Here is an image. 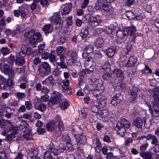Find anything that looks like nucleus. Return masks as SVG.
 I'll return each mask as SVG.
<instances>
[{"label":"nucleus","mask_w":159,"mask_h":159,"mask_svg":"<svg viewBox=\"0 0 159 159\" xmlns=\"http://www.w3.org/2000/svg\"><path fill=\"white\" fill-rule=\"evenodd\" d=\"M117 124H119L120 126L128 129L130 126V122L125 118L122 119L120 122L118 123Z\"/></svg>","instance_id":"cd10ccee"},{"label":"nucleus","mask_w":159,"mask_h":159,"mask_svg":"<svg viewBox=\"0 0 159 159\" xmlns=\"http://www.w3.org/2000/svg\"><path fill=\"white\" fill-rule=\"evenodd\" d=\"M126 128L120 126L119 124H117L116 126L115 129L117 131V133L120 136L123 137L126 132Z\"/></svg>","instance_id":"dca6fc26"},{"label":"nucleus","mask_w":159,"mask_h":159,"mask_svg":"<svg viewBox=\"0 0 159 159\" xmlns=\"http://www.w3.org/2000/svg\"><path fill=\"white\" fill-rule=\"evenodd\" d=\"M89 34V29L88 27L83 28L80 33V36L83 38H85Z\"/></svg>","instance_id":"473e14b6"},{"label":"nucleus","mask_w":159,"mask_h":159,"mask_svg":"<svg viewBox=\"0 0 159 159\" xmlns=\"http://www.w3.org/2000/svg\"><path fill=\"white\" fill-rule=\"evenodd\" d=\"M137 61V59L136 57L133 56H130L125 66L126 67H131L134 66L136 64Z\"/></svg>","instance_id":"a211bd4d"},{"label":"nucleus","mask_w":159,"mask_h":159,"mask_svg":"<svg viewBox=\"0 0 159 159\" xmlns=\"http://www.w3.org/2000/svg\"><path fill=\"white\" fill-rule=\"evenodd\" d=\"M87 139L85 135L82 133L80 134L76 139L77 148L81 150L80 147L85 144L87 142Z\"/></svg>","instance_id":"20e7f679"},{"label":"nucleus","mask_w":159,"mask_h":159,"mask_svg":"<svg viewBox=\"0 0 159 159\" xmlns=\"http://www.w3.org/2000/svg\"><path fill=\"white\" fill-rule=\"evenodd\" d=\"M102 77L104 80L110 81L111 78V74L109 73H105L103 74Z\"/></svg>","instance_id":"a19ab883"},{"label":"nucleus","mask_w":159,"mask_h":159,"mask_svg":"<svg viewBox=\"0 0 159 159\" xmlns=\"http://www.w3.org/2000/svg\"><path fill=\"white\" fill-rule=\"evenodd\" d=\"M45 44H42L39 45L38 47V49L36 50L37 54H41L43 53Z\"/></svg>","instance_id":"a18cd8bd"},{"label":"nucleus","mask_w":159,"mask_h":159,"mask_svg":"<svg viewBox=\"0 0 159 159\" xmlns=\"http://www.w3.org/2000/svg\"><path fill=\"white\" fill-rule=\"evenodd\" d=\"M105 54L109 57H112L116 52V48L114 47H111L103 51Z\"/></svg>","instance_id":"2eb2a0df"},{"label":"nucleus","mask_w":159,"mask_h":159,"mask_svg":"<svg viewBox=\"0 0 159 159\" xmlns=\"http://www.w3.org/2000/svg\"><path fill=\"white\" fill-rule=\"evenodd\" d=\"M13 79V78H9L7 79V84L8 86L10 87L13 85V82L12 79Z\"/></svg>","instance_id":"774afa93"},{"label":"nucleus","mask_w":159,"mask_h":159,"mask_svg":"<svg viewBox=\"0 0 159 159\" xmlns=\"http://www.w3.org/2000/svg\"><path fill=\"white\" fill-rule=\"evenodd\" d=\"M33 63L35 65H37L41 62V59L38 57L35 56L32 57Z\"/></svg>","instance_id":"de8ad7c7"},{"label":"nucleus","mask_w":159,"mask_h":159,"mask_svg":"<svg viewBox=\"0 0 159 159\" xmlns=\"http://www.w3.org/2000/svg\"><path fill=\"white\" fill-rule=\"evenodd\" d=\"M106 98L104 96H102L98 99L97 100V101L99 104L103 106H105L106 104Z\"/></svg>","instance_id":"f704fd0d"},{"label":"nucleus","mask_w":159,"mask_h":159,"mask_svg":"<svg viewBox=\"0 0 159 159\" xmlns=\"http://www.w3.org/2000/svg\"><path fill=\"white\" fill-rule=\"evenodd\" d=\"M71 3H66L64 6L63 9L61 11V13L62 15H66L70 12V8L71 7Z\"/></svg>","instance_id":"b1692460"},{"label":"nucleus","mask_w":159,"mask_h":159,"mask_svg":"<svg viewBox=\"0 0 159 159\" xmlns=\"http://www.w3.org/2000/svg\"><path fill=\"white\" fill-rule=\"evenodd\" d=\"M113 73L116 75V76L119 78L121 80L124 78V75L123 71L119 69H116L114 70Z\"/></svg>","instance_id":"7c9ffc66"},{"label":"nucleus","mask_w":159,"mask_h":159,"mask_svg":"<svg viewBox=\"0 0 159 159\" xmlns=\"http://www.w3.org/2000/svg\"><path fill=\"white\" fill-rule=\"evenodd\" d=\"M125 33V32L124 31V28L122 30H118L116 32V36L119 39H126L127 36Z\"/></svg>","instance_id":"4be33fe9"},{"label":"nucleus","mask_w":159,"mask_h":159,"mask_svg":"<svg viewBox=\"0 0 159 159\" xmlns=\"http://www.w3.org/2000/svg\"><path fill=\"white\" fill-rule=\"evenodd\" d=\"M114 30V27L113 25H110L109 26L107 27L104 29V32L108 34H112Z\"/></svg>","instance_id":"c9c22d12"},{"label":"nucleus","mask_w":159,"mask_h":159,"mask_svg":"<svg viewBox=\"0 0 159 159\" xmlns=\"http://www.w3.org/2000/svg\"><path fill=\"white\" fill-rule=\"evenodd\" d=\"M43 29L45 33H49L53 31V28L50 24H48L44 26Z\"/></svg>","instance_id":"2f4dec72"},{"label":"nucleus","mask_w":159,"mask_h":159,"mask_svg":"<svg viewBox=\"0 0 159 159\" xmlns=\"http://www.w3.org/2000/svg\"><path fill=\"white\" fill-rule=\"evenodd\" d=\"M46 108V106L45 104L44 103H42L38 106V109L39 111L43 112L45 111Z\"/></svg>","instance_id":"bf43d9fd"},{"label":"nucleus","mask_w":159,"mask_h":159,"mask_svg":"<svg viewBox=\"0 0 159 159\" xmlns=\"http://www.w3.org/2000/svg\"><path fill=\"white\" fill-rule=\"evenodd\" d=\"M63 85V87L64 89L67 91H69V92L68 94L69 95L71 94L72 93V91L71 87L69 85V81L68 79H65L62 81Z\"/></svg>","instance_id":"ddd939ff"},{"label":"nucleus","mask_w":159,"mask_h":159,"mask_svg":"<svg viewBox=\"0 0 159 159\" xmlns=\"http://www.w3.org/2000/svg\"><path fill=\"white\" fill-rule=\"evenodd\" d=\"M13 112H11V109L8 106L5 107V109L3 111V116L9 119L11 118L13 114Z\"/></svg>","instance_id":"412c9836"},{"label":"nucleus","mask_w":159,"mask_h":159,"mask_svg":"<svg viewBox=\"0 0 159 159\" xmlns=\"http://www.w3.org/2000/svg\"><path fill=\"white\" fill-rule=\"evenodd\" d=\"M132 124L137 128H141L143 124V120L140 118H136L134 120Z\"/></svg>","instance_id":"5701e85b"},{"label":"nucleus","mask_w":159,"mask_h":159,"mask_svg":"<svg viewBox=\"0 0 159 159\" xmlns=\"http://www.w3.org/2000/svg\"><path fill=\"white\" fill-rule=\"evenodd\" d=\"M52 144L51 143H50L49 146V150H51V153H53L55 155L57 156V155L59 152H63V150L65 149V148L64 147H63L62 149L60 151V150L59 148H58L57 149L55 148H54L52 147Z\"/></svg>","instance_id":"a878e982"},{"label":"nucleus","mask_w":159,"mask_h":159,"mask_svg":"<svg viewBox=\"0 0 159 159\" xmlns=\"http://www.w3.org/2000/svg\"><path fill=\"white\" fill-rule=\"evenodd\" d=\"M153 151L155 153H157L159 152V144H154L152 147Z\"/></svg>","instance_id":"0e129e2a"},{"label":"nucleus","mask_w":159,"mask_h":159,"mask_svg":"<svg viewBox=\"0 0 159 159\" xmlns=\"http://www.w3.org/2000/svg\"><path fill=\"white\" fill-rule=\"evenodd\" d=\"M138 90L137 88L132 86L128 91L129 95L130 97L129 101L130 102H134L136 99Z\"/></svg>","instance_id":"39448f33"},{"label":"nucleus","mask_w":159,"mask_h":159,"mask_svg":"<svg viewBox=\"0 0 159 159\" xmlns=\"http://www.w3.org/2000/svg\"><path fill=\"white\" fill-rule=\"evenodd\" d=\"M102 9L106 12L107 14H111L113 13V10L111 8H110L109 6L106 4H104L102 7Z\"/></svg>","instance_id":"e433bc0d"},{"label":"nucleus","mask_w":159,"mask_h":159,"mask_svg":"<svg viewBox=\"0 0 159 159\" xmlns=\"http://www.w3.org/2000/svg\"><path fill=\"white\" fill-rule=\"evenodd\" d=\"M124 29L126 35L128 34L130 36L133 35L136 30L135 27L134 25H132L131 26L125 27Z\"/></svg>","instance_id":"9d476101"},{"label":"nucleus","mask_w":159,"mask_h":159,"mask_svg":"<svg viewBox=\"0 0 159 159\" xmlns=\"http://www.w3.org/2000/svg\"><path fill=\"white\" fill-rule=\"evenodd\" d=\"M60 61L57 62V66H59L62 69L67 68L68 66L66 64L65 61L66 58L64 54L59 55Z\"/></svg>","instance_id":"9b49d317"},{"label":"nucleus","mask_w":159,"mask_h":159,"mask_svg":"<svg viewBox=\"0 0 159 159\" xmlns=\"http://www.w3.org/2000/svg\"><path fill=\"white\" fill-rule=\"evenodd\" d=\"M60 99V95L57 92L56 93H54L53 96L51 97L49 101V104H51L52 105H54L58 102Z\"/></svg>","instance_id":"f8f14e48"},{"label":"nucleus","mask_w":159,"mask_h":159,"mask_svg":"<svg viewBox=\"0 0 159 159\" xmlns=\"http://www.w3.org/2000/svg\"><path fill=\"white\" fill-rule=\"evenodd\" d=\"M11 69L8 64L0 63V70L5 74Z\"/></svg>","instance_id":"f3484780"},{"label":"nucleus","mask_w":159,"mask_h":159,"mask_svg":"<svg viewBox=\"0 0 159 159\" xmlns=\"http://www.w3.org/2000/svg\"><path fill=\"white\" fill-rule=\"evenodd\" d=\"M32 52L30 48H27L24 45L20 47V51L19 52V55L20 57L24 58L26 54L27 55H30Z\"/></svg>","instance_id":"423d86ee"},{"label":"nucleus","mask_w":159,"mask_h":159,"mask_svg":"<svg viewBox=\"0 0 159 159\" xmlns=\"http://www.w3.org/2000/svg\"><path fill=\"white\" fill-rule=\"evenodd\" d=\"M16 96L18 99H20L25 97V95L24 93L18 92L16 93Z\"/></svg>","instance_id":"052dcab7"},{"label":"nucleus","mask_w":159,"mask_h":159,"mask_svg":"<svg viewBox=\"0 0 159 159\" xmlns=\"http://www.w3.org/2000/svg\"><path fill=\"white\" fill-rule=\"evenodd\" d=\"M104 42L103 38L100 36H99L94 40V44L95 46L97 47L101 48L102 47Z\"/></svg>","instance_id":"393cba45"},{"label":"nucleus","mask_w":159,"mask_h":159,"mask_svg":"<svg viewBox=\"0 0 159 159\" xmlns=\"http://www.w3.org/2000/svg\"><path fill=\"white\" fill-rule=\"evenodd\" d=\"M146 104L150 111L152 117H157L159 116V110L153 109V108H152L151 106L149 103H146Z\"/></svg>","instance_id":"aec40b11"},{"label":"nucleus","mask_w":159,"mask_h":159,"mask_svg":"<svg viewBox=\"0 0 159 159\" xmlns=\"http://www.w3.org/2000/svg\"><path fill=\"white\" fill-rule=\"evenodd\" d=\"M14 131L12 130L11 132H7L6 133L5 135H3L6 136L5 139L6 141L11 140L14 139L16 137L15 135L18 133L17 129Z\"/></svg>","instance_id":"4468645a"},{"label":"nucleus","mask_w":159,"mask_h":159,"mask_svg":"<svg viewBox=\"0 0 159 159\" xmlns=\"http://www.w3.org/2000/svg\"><path fill=\"white\" fill-rule=\"evenodd\" d=\"M69 103L66 101H64L61 102L59 106L62 110H65L67 108L69 105Z\"/></svg>","instance_id":"c03bdc74"},{"label":"nucleus","mask_w":159,"mask_h":159,"mask_svg":"<svg viewBox=\"0 0 159 159\" xmlns=\"http://www.w3.org/2000/svg\"><path fill=\"white\" fill-rule=\"evenodd\" d=\"M5 75H8L9 78H14L15 77V73L14 70L12 69Z\"/></svg>","instance_id":"603ef678"},{"label":"nucleus","mask_w":159,"mask_h":159,"mask_svg":"<svg viewBox=\"0 0 159 159\" xmlns=\"http://www.w3.org/2000/svg\"><path fill=\"white\" fill-rule=\"evenodd\" d=\"M24 36L28 39L29 43L33 45L36 44L38 42L42 41L43 40L41 34L36 32L34 29L25 32Z\"/></svg>","instance_id":"f257e3e1"},{"label":"nucleus","mask_w":159,"mask_h":159,"mask_svg":"<svg viewBox=\"0 0 159 159\" xmlns=\"http://www.w3.org/2000/svg\"><path fill=\"white\" fill-rule=\"evenodd\" d=\"M54 20V23L56 25L55 28L56 29H59L61 26V18L59 16V13H55L52 17Z\"/></svg>","instance_id":"1a4fd4ad"},{"label":"nucleus","mask_w":159,"mask_h":159,"mask_svg":"<svg viewBox=\"0 0 159 159\" xmlns=\"http://www.w3.org/2000/svg\"><path fill=\"white\" fill-rule=\"evenodd\" d=\"M56 122L52 120L46 124V129L49 131H53L57 127Z\"/></svg>","instance_id":"6ab92c4d"},{"label":"nucleus","mask_w":159,"mask_h":159,"mask_svg":"<svg viewBox=\"0 0 159 159\" xmlns=\"http://www.w3.org/2000/svg\"><path fill=\"white\" fill-rule=\"evenodd\" d=\"M15 60V58L13 55L11 54L7 59V61L10 64H12Z\"/></svg>","instance_id":"5fc2aeb1"},{"label":"nucleus","mask_w":159,"mask_h":159,"mask_svg":"<svg viewBox=\"0 0 159 159\" xmlns=\"http://www.w3.org/2000/svg\"><path fill=\"white\" fill-rule=\"evenodd\" d=\"M94 48L93 45H89L85 47L84 51L88 54L91 53L93 51Z\"/></svg>","instance_id":"58836bf2"},{"label":"nucleus","mask_w":159,"mask_h":159,"mask_svg":"<svg viewBox=\"0 0 159 159\" xmlns=\"http://www.w3.org/2000/svg\"><path fill=\"white\" fill-rule=\"evenodd\" d=\"M91 109L93 112L97 113L100 115H102L103 114V111L100 109V106L98 105H92L91 107Z\"/></svg>","instance_id":"c85d7f7f"},{"label":"nucleus","mask_w":159,"mask_h":159,"mask_svg":"<svg viewBox=\"0 0 159 159\" xmlns=\"http://www.w3.org/2000/svg\"><path fill=\"white\" fill-rule=\"evenodd\" d=\"M23 136L25 139L27 140L33 139L31 132L29 129L26 130L24 132Z\"/></svg>","instance_id":"c756f323"},{"label":"nucleus","mask_w":159,"mask_h":159,"mask_svg":"<svg viewBox=\"0 0 159 159\" xmlns=\"http://www.w3.org/2000/svg\"><path fill=\"white\" fill-rule=\"evenodd\" d=\"M123 99V96L120 93H118L112 97L111 103L113 105H116L120 103Z\"/></svg>","instance_id":"0eeeda50"},{"label":"nucleus","mask_w":159,"mask_h":159,"mask_svg":"<svg viewBox=\"0 0 159 159\" xmlns=\"http://www.w3.org/2000/svg\"><path fill=\"white\" fill-rule=\"evenodd\" d=\"M38 153V149L36 148H31L28 151V155L31 158L32 157L37 156Z\"/></svg>","instance_id":"bb28decb"},{"label":"nucleus","mask_w":159,"mask_h":159,"mask_svg":"<svg viewBox=\"0 0 159 159\" xmlns=\"http://www.w3.org/2000/svg\"><path fill=\"white\" fill-rule=\"evenodd\" d=\"M8 155L4 151H2L0 152V159H8Z\"/></svg>","instance_id":"49530a36"},{"label":"nucleus","mask_w":159,"mask_h":159,"mask_svg":"<svg viewBox=\"0 0 159 159\" xmlns=\"http://www.w3.org/2000/svg\"><path fill=\"white\" fill-rule=\"evenodd\" d=\"M16 62L18 63L20 65H22L25 63V59L23 58H20L18 57H16Z\"/></svg>","instance_id":"3c124183"},{"label":"nucleus","mask_w":159,"mask_h":159,"mask_svg":"<svg viewBox=\"0 0 159 159\" xmlns=\"http://www.w3.org/2000/svg\"><path fill=\"white\" fill-rule=\"evenodd\" d=\"M66 41V38L65 36H61L57 40V43L60 44H63Z\"/></svg>","instance_id":"6e6d98bb"},{"label":"nucleus","mask_w":159,"mask_h":159,"mask_svg":"<svg viewBox=\"0 0 159 159\" xmlns=\"http://www.w3.org/2000/svg\"><path fill=\"white\" fill-rule=\"evenodd\" d=\"M141 156L143 159H150L152 157V154L150 152H140Z\"/></svg>","instance_id":"72a5a7b5"},{"label":"nucleus","mask_w":159,"mask_h":159,"mask_svg":"<svg viewBox=\"0 0 159 159\" xmlns=\"http://www.w3.org/2000/svg\"><path fill=\"white\" fill-rule=\"evenodd\" d=\"M154 100L153 101L159 102V91H154L152 94Z\"/></svg>","instance_id":"4c0bfd02"},{"label":"nucleus","mask_w":159,"mask_h":159,"mask_svg":"<svg viewBox=\"0 0 159 159\" xmlns=\"http://www.w3.org/2000/svg\"><path fill=\"white\" fill-rule=\"evenodd\" d=\"M0 126L3 130L2 133V135H5L6 133L11 132L12 130L16 131V129H17L11 121L8 120L1 122Z\"/></svg>","instance_id":"f03ea898"},{"label":"nucleus","mask_w":159,"mask_h":159,"mask_svg":"<svg viewBox=\"0 0 159 159\" xmlns=\"http://www.w3.org/2000/svg\"><path fill=\"white\" fill-rule=\"evenodd\" d=\"M66 24L68 26H71L73 24L72 16H70L66 19Z\"/></svg>","instance_id":"864d4df0"},{"label":"nucleus","mask_w":159,"mask_h":159,"mask_svg":"<svg viewBox=\"0 0 159 159\" xmlns=\"http://www.w3.org/2000/svg\"><path fill=\"white\" fill-rule=\"evenodd\" d=\"M47 78L48 80L49 81V84L53 86L55 84V80L52 76H49Z\"/></svg>","instance_id":"4d7b16f0"},{"label":"nucleus","mask_w":159,"mask_h":159,"mask_svg":"<svg viewBox=\"0 0 159 159\" xmlns=\"http://www.w3.org/2000/svg\"><path fill=\"white\" fill-rule=\"evenodd\" d=\"M6 79L3 77L0 76V89H4L5 87Z\"/></svg>","instance_id":"ea45409f"},{"label":"nucleus","mask_w":159,"mask_h":159,"mask_svg":"<svg viewBox=\"0 0 159 159\" xmlns=\"http://www.w3.org/2000/svg\"><path fill=\"white\" fill-rule=\"evenodd\" d=\"M152 104L153 109L159 110V102L153 101Z\"/></svg>","instance_id":"13d9d810"},{"label":"nucleus","mask_w":159,"mask_h":159,"mask_svg":"<svg viewBox=\"0 0 159 159\" xmlns=\"http://www.w3.org/2000/svg\"><path fill=\"white\" fill-rule=\"evenodd\" d=\"M79 82L78 84V86L81 89L84 88L85 86V82L84 80H78Z\"/></svg>","instance_id":"69168bd1"},{"label":"nucleus","mask_w":159,"mask_h":159,"mask_svg":"<svg viewBox=\"0 0 159 159\" xmlns=\"http://www.w3.org/2000/svg\"><path fill=\"white\" fill-rule=\"evenodd\" d=\"M90 72V70L87 69H82L79 73V75L80 76H84V75L89 73Z\"/></svg>","instance_id":"8fccbe9b"},{"label":"nucleus","mask_w":159,"mask_h":159,"mask_svg":"<svg viewBox=\"0 0 159 159\" xmlns=\"http://www.w3.org/2000/svg\"><path fill=\"white\" fill-rule=\"evenodd\" d=\"M3 55H6L8 54L10 52V50L7 47H3L0 50Z\"/></svg>","instance_id":"37998d69"},{"label":"nucleus","mask_w":159,"mask_h":159,"mask_svg":"<svg viewBox=\"0 0 159 159\" xmlns=\"http://www.w3.org/2000/svg\"><path fill=\"white\" fill-rule=\"evenodd\" d=\"M66 55L67 57H70L69 61H71L72 63H74L76 62L77 54L75 51L68 50L66 52Z\"/></svg>","instance_id":"6e6552de"},{"label":"nucleus","mask_w":159,"mask_h":159,"mask_svg":"<svg viewBox=\"0 0 159 159\" xmlns=\"http://www.w3.org/2000/svg\"><path fill=\"white\" fill-rule=\"evenodd\" d=\"M101 0H98V1L95 3V7L97 8V9L101 8V7H102L103 5L104 4L102 3L101 2Z\"/></svg>","instance_id":"338daca9"},{"label":"nucleus","mask_w":159,"mask_h":159,"mask_svg":"<svg viewBox=\"0 0 159 159\" xmlns=\"http://www.w3.org/2000/svg\"><path fill=\"white\" fill-rule=\"evenodd\" d=\"M52 156L51 153L48 152H45L43 159H52Z\"/></svg>","instance_id":"680f3d73"},{"label":"nucleus","mask_w":159,"mask_h":159,"mask_svg":"<svg viewBox=\"0 0 159 159\" xmlns=\"http://www.w3.org/2000/svg\"><path fill=\"white\" fill-rule=\"evenodd\" d=\"M29 126V124L26 122L22 123L20 124L17 127L19 129L22 130L24 128H27Z\"/></svg>","instance_id":"09e8293b"},{"label":"nucleus","mask_w":159,"mask_h":159,"mask_svg":"<svg viewBox=\"0 0 159 159\" xmlns=\"http://www.w3.org/2000/svg\"><path fill=\"white\" fill-rule=\"evenodd\" d=\"M38 69L39 74L42 77L48 75L51 71L50 65L46 62L42 63L41 66H39Z\"/></svg>","instance_id":"7ed1b4c3"},{"label":"nucleus","mask_w":159,"mask_h":159,"mask_svg":"<svg viewBox=\"0 0 159 159\" xmlns=\"http://www.w3.org/2000/svg\"><path fill=\"white\" fill-rule=\"evenodd\" d=\"M65 50V48L63 46H59L57 49V55H62V53Z\"/></svg>","instance_id":"79ce46f5"},{"label":"nucleus","mask_w":159,"mask_h":159,"mask_svg":"<svg viewBox=\"0 0 159 159\" xmlns=\"http://www.w3.org/2000/svg\"><path fill=\"white\" fill-rule=\"evenodd\" d=\"M142 72L143 73H149L150 74L151 73L152 70L149 68V66L147 65H145V69L142 70Z\"/></svg>","instance_id":"e2e57ef3"}]
</instances>
